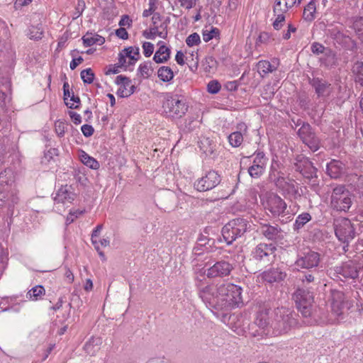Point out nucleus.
<instances>
[{"instance_id":"79ce46f5","label":"nucleus","mask_w":363,"mask_h":363,"mask_svg":"<svg viewBox=\"0 0 363 363\" xmlns=\"http://www.w3.org/2000/svg\"><path fill=\"white\" fill-rule=\"evenodd\" d=\"M296 30V28L292 26L291 23H288L286 26V30H284L281 33H274V36H276L279 39L288 40L291 38V33H294Z\"/></svg>"},{"instance_id":"a878e982","label":"nucleus","mask_w":363,"mask_h":363,"mask_svg":"<svg viewBox=\"0 0 363 363\" xmlns=\"http://www.w3.org/2000/svg\"><path fill=\"white\" fill-rule=\"evenodd\" d=\"M327 172L330 177L338 178L345 172V164L338 160H333L327 164Z\"/></svg>"},{"instance_id":"bb28decb","label":"nucleus","mask_w":363,"mask_h":363,"mask_svg":"<svg viewBox=\"0 0 363 363\" xmlns=\"http://www.w3.org/2000/svg\"><path fill=\"white\" fill-rule=\"evenodd\" d=\"M272 253V244H263L258 245L255 251L253 252V257L258 260L263 259L264 257H268Z\"/></svg>"},{"instance_id":"4c0bfd02","label":"nucleus","mask_w":363,"mask_h":363,"mask_svg":"<svg viewBox=\"0 0 363 363\" xmlns=\"http://www.w3.org/2000/svg\"><path fill=\"white\" fill-rule=\"evenodd\" d=\"M311 220V216L308 213H303L298 216L294 223V229L298 230Z\"/></svg>"},{"instance_id":"4be33fe9","label":"nucleus","mask_w":363,"mask_h":363,"mask_svg":"<svg viewBox=\"0 0 363 363\" xmlns=\"http://www.w3.org/2000/svg\"><path fill=\"white\" fill-rule=\"evenodd\" d=\"M11 82L8 79L0 82V108H4L11 101Z\"/></svg>"},{"instance_id":"72a5a7b5","label":"nucleus","mask_w":363,"mask_h":363,"mask_svg":"<svg viewBox=\"0 0 363 363\" xmlns=\"http://www.w3.org/2000/svg\"><path fill=\"white\" fill-rule=\"evenodd\" d=\"M45 290L41 285H37L31 288L27 293V298L32 301H38L45 295Z\"/></svg>"},{"instance_id":"a19ab883","label":"nucleus","mask_w":363,"mask_h":363,"mask_svg":"<svg viewBox=\"0 0 363 363\" xmlns=\"http://www.w3.org/2000/svg\"><path fill=\"white\" fill-rule=\"evenodd\" d=\"M257 71L259 74L264 77L266 74L272 72V65L269 61L262 60L257 63Z\"/></svg>"},{"instance_id":"6e6d98bb","label":"nucleus","mask_w":363,"mask_h":363,"mask_svg":"<svg viewBox=\"0 0 363 363\" xmlns=\"http://www.w3.org/2000/svg\"><path fill=\"white\" fill-rule=\"evenodd\" d=\"M259 279L263 283H268L269 284H272V271L271 269L263 272L259 276Z\"/></svg>"},{"instance_id":"ea45409f","label":"nucleus","mask_w":363,"mask_h":363,"mask_svg":"<svg viewBox=\"0 0 363 363\" xmlns=\"http://www.w3.org/2000/svg\"><path fill=\"white\" fill-rule=\"evenodd\" d=\"M355 81L363 86V62H357L353 67Z\"/></svg>"},{"instance_id":"dca6fc26","label":"nucleus","mask_w":363,"mask_h":363,"mask_svg":"<svg viewBox=\"0 0 363 363\" xmlns=\"http://www.w3.org/2000/svg\"><path fill=\"white\" fill-rule=\"evenodd\" d=\"M115 82L119 86L116 92L118 96L125 98L134 93L135 87L129 78L123 75H118L116 77Z\"/></svg>"},{"instance_id":"7ed1b4c3","label":"nucleus","mask_w":363,"mask_h":363,"mask_svg":"<svg viewBox=\"0 0 363 363\" xmlns=\"http://www.w3.org/2000/svg\"><path fill=\"white\" fill-rule=\"evenodd\" d=\"M353 307V301L340 291L331 293L330 315L328 320L330 323H340L344 320L348 311Z\"/></svg>"},{"instance_id":"680f3d73","label":"nucleus","mask_w":363,"mask_h":363,"mask_svg":"<svg viewBox=\"0 0 363 363\" xmlns=\"http://www.w3.org/2000/svg\"><path fill=\"white\" fill-rule=\"evenodd\" d=\"M118 24L121 26V28H123V26H127L128 28H129L131 26L132 20L128 15H124L121 17V19L120 20Z\"/></svg>"},{"instance_id":"6ab92c4d","label":"nucleus","mask_w":363,"mask_h":363,"mask_svg":"<svg viewBox=\"0 0 363 363\" xmlns=\"http://www.w3.org/2000/svg\"><path fill=\"white\" fill-rule=\"evenodd\" d=\"M296 169L304 177L313 179L316 177V168L307 158L302 157L295 164Z\"/></svg>"},{"instance_id":"4d7b16f0","label":"nucleus","mask_w":363,"mask_h":363,"mask_svg":"<svg viewBox=\"0 0 363 363\" xmlns=\"http://www.w3.org/2000/svg\"><path fill=\"white\" fill-rule=\"evenodd\" d=\"M143 54L146 57H149L154 52V45L150 42H145L143 44Z\"/></svg>"},{"instance_id":"ddd939ff","label":"nucleus","mask_w":363,"mask_h":363,"mask_svg":"<svg viewBox=\"0 0 363 363\" xmlns=\"http://www.w3.org/2000/svg\"><path fill=\"white\" fill-rule=\"evenodd\" d=\"M320 262V255L308 250L298 255L295 264L301 269H311L318 267Z\"/></svg>"},{"instance_id":"0eeeda50","label":"nucleus","mask_w":363,"mask_h":363,"mask_svg":"<svg viewBox=\"0 0 363 363\" xmlns=\"http://www.w3.org/2000/svg\"><path fill=\"white\" fill-rule=\"evenodd\" d=\"M275 325L274 335H278L288 333L297 323L293 313L286 308H277L275 311Z\"/></svg>"},{"instance_id":"c9c22d12","label":"nucleus","mask_w":363,"mask_h":363,"mask_svg":"<svg viewBox=\"0 0 363 363\" xmlns=\"http://www.w3.org/2000/svg\"><path fill=\"white\" fill-rule=\"evenodd\" d=\"M228 139L233 147H238L243 142V135L240 131H235L228 135Z\"/></svg>"},{"instance_id":"c756f323","label":"nucleus","mask_w":363,"mask_h":363,"mask_svg":"<svg viewBox=\"0 0 363 363\" xmlns=\"http://www.w3.org/2000/svg\"><path fill=\"white\" fill-rule=\"evenodd\" d=\"M102 344V338L100 337H91L84 345L85 352L90 354L94 355L97 350L95 347H99Z\"/></svg>"},{"instance_id":"c85d7f7f","label":"nucleus","mask_w":363,"mask_h":363,"mask_svg":"<svg viewBox=\"0 0 363 363\" xmlns=\"http://www.w3.org/2000/svg\"><path fill=\"white\" fill-rule=\"evenodd\" d=\"M84 46L89 47L94 45H101L105 43V38L96 33H87L82 37Z\"/></svg>"},{"instance_id":"58836bf2","label":"nucleus","mask_w":363,"mask_h":363,"mask_svg":"<svg viewBox=\"0 0 363 363\" xmlns=\"http://www.w3.org/2000/svg\"><path fill=\"white\" fill-rule=\"evenodd\" d=\"M138 72L143 78H148L152 72V68L150 62H145L140 65Z\"/></svg>"},{"instance_id":"b1692460","label":"nucleus","mask_w":363,"mask_h":363,"mask_svg":"<svg viewBox=\"0 0 363 363\" xmlns=\"http://www.w3.org/2000/svg\"><path fill=\"white\" fill-rule=\"evenodd\" d=\"M157 45L159 48L154 55L153 60L158 64L167 62L171 54L169 48L167 47L163 41H159Z\"/></svg>"},{"instance_id":"13d9d810","label":"nucleus","mask_w":363,"mask_h":363,"mask_svg":"<svg viewBox=\"0 0 363 363\" xmlns=\"http://www.w3.org/2000/svg\"><path fill=\"white\" fill-rule=\"evenodd\" d=\"M179 6L185 9L189 10L196 4V0H176Z\"/></svg>"},{"instance_id":"aec40b11","label":"nucleus","mask_w":363,"mask_h":363,"mask_svg":"<svg viewBox=\"0 0 363 363\" xmlns=\"http://www.w3.org/2000/svg\"><path fill=\"white\" fill-rule=\"evenodd\" d=\"M265 158L262 153H258L254 159L253 164L248 169L252 177L257 178L262 174L264 169Z\"/></svg>"},{"instance_id":"9b49d317","label":"nucleus","mask_w":363,"mask_h":363,"mask_svg":"<svg viewBox=\"0 0 363 363\" xmlns=\"http://www.w3.org/2000/svg\"><path fill=\"white\" fill-rule=\"evenodd\" d=\"M75 189L72 185H61L55 191L53 197L55 204H71L77 198Z\"/></svg>"},{"instance_id":"a211bd4d","label":"nucleus","mask_w":363,"mask_h":363,"mask_svg":"<svg viewBox=\"0 0 363 363\" xmlns=\"http://www.w3.org/2000/svg\"><path fill=\"white\" fill-rule=\"evenodd\" d=\"M140 49L138 47H128L123 49L118 56V64L122 67H127L126 58H129L128 64L134 65L139 59Z\"/></svg>"},{"instance_id":"bf43d9fd","label":"nucleus","mask_w":363,"mask_h":363,"mask_svg":"<svg viewBox=\"0 0 363 363\" xmlns=\"http://www.w3.org/2000/svg\"><path fill=\"white\" fill-rule=\"evenodd\" d=\"M81 130L85 137H90L94 133V128L91 125L84 124L81 127Z\"/></svg>"},{"instance_id":"69168bd1","label":"nucleus","mask_w":363,"mask_h":363,"mask_svg":"<svg viewBox=\"0 0 363 363\" xmlns=\"http://www.w3.org/2000/svg\"><path fill=\"white\" fill-rule=\"evenodd\" d=\"M286 274L284 272L277 269V271H274V281H279L284 279Z\"/></svg>"},{"instance_id":"de8ad7c7","label":"nucleus","mask_w":363,"mask_h":363,"mask_svg":"<svg viewBox=\"0 0 363 363\" xmlns=\"http://www.w3.org/2000/svg\"><path fill=\"white\" fill-rule=\"evenodd\" d=\"M218 35V29L211 27V30L207 29L203 31V39L205 42H208Z\"/></svg>"},{"instance_id":"2f4dec72","label":"nucleus","mask_w":363,"mask_h":363,"mask_svg":"<svg viewBox=\"0 0 363 363\" xmlns=\"http://www.w3.org/2000/svg\"><path fill=\"white\" fill-rule=\"evenodd\" d=\"M319 0H311V1L304 8L303 18L307 21H312L315 18L316 11V4Z\"/></svg>"},{"instance_id":"f8f14e48","label":"nucleus","mask_w":363,"mask_h":363,"mask_svg":"<svg viewBox=\"0 0 363 363\" xmlns=\"http://www.w3.org/2000/svg\"><path fill=\"white\" fill-rule=\"evenodd\" d=\"M298 135L303 143L313 152H315L319 149L320 141L312 131V128L308 123H303L298 130Z\"/></svg>"},{"instance_id":"09e8293b","label":"nucleus","mask_w":363,"mask_h":363,"mask_svg":"<svg viewBox=\"0 0 363 363\" xmlns=\"http://www.w3.org/2000/svg\"><path fill=\"white\" fill-rule=\"evenodd\" d=\"M221 85L217 80H211L208 83L207 91L208 93L216 94L220 91Z\"/></svg>"},{"instance_id":"6e6552de","label":"nucleus","mask_w":363,"mask_h":363,"mask_svg":"<svg viewBox=\"0 0 363 363\" xmlns=\"http://www.w3.org/2000/svg\"><path fill=\"white\" fill-rule=\"evenodd\" d=\"M296 307L298 311L305 318L311 316L313 313V293L305 289H298L294 295Z\"/></svg>"},{"instance_id":"338daca9","label":"nucleus","mask_w":363,"mask_h":363,"mask_svg":"<svg viewBox=\"0 0 363 363\" xmlns=\"http://www.w3.org/2000/svg\"><path fill=\"white\" fill-rule=\"evenodd\" d=\"M262 232L264 235L269 240L272 239V228L271 226L264 225L262 227Z\"/></svg>"},{"instance_id":"39448f33","label":"nucleus","mask_w":363,"mask_h":363,"mask_svg":"<svg viewBox=\"0 0 363 363\" xmlns=\"http://www.w3.org/2000/svg\"><path fill=\"white\" fill-rule=\"evenodd\" d=\"M16 180L14 171L8 168L0 173V197L9 206L17 203L18 199L12 189V185Z\"/></svg>"},{"instance_id":"423d86ee","label":"nucleus","mask_w":363,"mask_h":363,"mask_svg":"<svg viewBox=\"0 0 363 363\" xmlns=\"http://www.w3.org/2000/svg\"><path fill=\"white\" fill-rule=\"evenodd\" d=\"M249 222L242 218L229 221L222 228V235L228 245H230L238 238L241 237L249 228Z\"/></svg>"},{"instance_id":"9d476101","label":"nucleus","mask_w":363,"mask_h":363,"mask_svg":"<svg viewBox=\"0 0 363 363\" xmlns=\"http://www.w3.org/2000/svg\"><path fill=\"white\" fill-rule=\"evenodd\" d=\"M220 182L219 174L216 172L211 170L195 182L194 187L199 191H206L216 187Z\"/></svg>"},{"instance_id":"5fc2aeb1","label":"nucleus","mask_w":363,"mask_h":363,"mask_svg":"<svg viewBox=\"0 0 363 363\" xmlns=\"http://www.w3.org/2000/svg\"><path fill=\"white\" fill-rule=\"evenodd\" d=\"M102 225H98L95 229L93 230L91 234V242L93 245H94L96 250H99V245H98V238L99 236V233L101 230H102Z\"/></svg>"},{"instance_id":"774afa93","label":"nucleus","mask_w":363,"mask_h":363,"mask_svg":"<svg viewBox=\"0 0 363 363\" xmlns=\"http://www.w3.org/2000/svg\"><path fill=\"white\" fill-rule=\"evenodd\" d=\"M175 60L179 65H184L185 64L184 54L181 50L177 51L175 56Z\"/></svg>"},{"instance_id":"49530a36","label":"nucleus","mask_w":363,"mask_h":363,"mask_svg":"<svg viewBox=\"0 0 363 363\" xmlns=\"http://www.w3.org/2000/svg\"><path fill=\"white\" fill-rule=\"evenodd\" d=\"M186 43L189 47L199 45L201 43L200 35L197 33L189 35L186 39Z\"/></svg>"},{"instance_id":"a18cd8bd","label":"nucleus","mask_w":363,"mask_h":363,"mask_svg":"<svg viewBox=\"0 0 363 363\" xmlns=\"http://www.w3.org/2000/svg\"><path fill=\"white\" fill-rule=\"evenodd\" d=\"M81 78L86 84H91L94 79V74L90 68L84 69L81 72Z\"/></svg>"},{"instance_id":"37998d69","label":"nucleus","mask_w":363,"mask_h":363,"mask_svg":"<svg viewBox=\"0 0 363 363\" xmlns=\"http://www.w3.org/2000/svg\"><path fill=\"white\" fill-rule=\"evenodd\" d=\"M64 89V100L66 105L70 108H77V104H75L72 102H69V99L72 96V93H70L69 91V84L67 83H65L63 85Z\"/></svg>"},{"instance_id":"f704fd0d","label":"nucleus","mask_w":363,"mask_h":363,"mask_svg":"<svg viewBox=\"0 0 363 363\" xmlns=\"http://www.w3.org/2000/svg\"><path fill=\"white\" fill-rule=\"evenodd\" d=\"M296 3V0H275V6L274 12L277 10L282 13H286L289 8H291Z\"/></svg>"},{"instance_id":"2eb2a0df","label":"nucleus","mask_w":363,"mask_h":363,"mask_svg":"<svg viewBox=\"0 0 363 363\" xmlns=\"http://www.w3.org/2000/svg\"><path fill=\"white\" fill-rule=\"evenodd\" d=\"M233 267L230 263L226 261H219L209 267L206 271L208 278L223 277L228 276Z\"/></svg>"},{"instance_id":"1a4fd4ad","label":"nucleus","mask_w":363,"mask_h":363,"mask_svg":"<svg viewBox=\"0 0 363 363\" xmlns=\"http://www.w3.org/2000/svg\"><path fill=\"white\" fill-rule=\"evenodd\" d=\"M335 233L338 240L342 242H350L354 238V229L351 221L345 218L335 220Z\"/></svg>"},{"instance_id":"e433bc0d","label":"nucleus","mask_w":363,"mask_h":363,"mask_svg":"<svg viewBox=\"0 0 363 363\" xmlns=\"http://www.w3.org/2000/svg\"><path fill=\"white\" fill-rule=\"evenodd\" d=\"M27 35L31 40H38L41 39L43 35V30L42 26L38 25L36 26H32L29 27Z\"/></svg>"},{"instance_id":"c03bdc74","label":"nucleus","mask_w":363,"mask_h":363,"mask_svg":"<svg viewBox=\"0 0 363 363\" xmlns=\"http://www.w3.org/2000/svg\"><path fill=\"white\" fill-rule=\"evenodd\" d=\"M58 153L59 151L57 148H50L45 152L42 162L45 164L49 163L55 157L58 155Z\"/></svg>"},{"instance_id":"f3484780","label":"nucleus","mask_w":363,"mask_h":363,"mask_svg":"<svg viewBox=\"0 0 363 363\" xmlns=\"http://www.w3.org/2000/svg\"><path fill=\"white\" fill-rule=\"evenodd\" d=\"M336 274L346 279H354L358 277L359 270L355 263L351 260L342 263L334 268Z\"/></svg>"},{"instance_id":"e2e57ef3","label":"nucleus","mask_w":363,"mask_h":363,"mask_svg":"<svg viewBox=\"0 0 363 363\" xmlns=\"http://www.w3.org/2000/svg\"><path fill=\"white\" fill-rule=\"evenodd\" d=\"M69 116L74 124L78 125V124L81 123L82 117L79 113L71 111H69Z\"/></svg>"},{"instance_id":"3c124183","label":"nucleus","mask_w":363,"mask_h":363,"mask_svg":"<svg viewBox=\"0 0 363 363\" xmlns=\"http://www.w3.org/2000/svg\"><path fill=\"white\" fill-rule=\"evenodd\" d=\"M262 204L266 210H268L270 213H272V200L270 195L262 194L260 196Z\"/></svg>"},{"instance_id":"cd10ccee","label":"nucleus","mask_w":363,"mask_h":363,"mask_svg":"<svg viewBox=\"0 0 363 363\" xmlns=\"http://www.w3.org/2000/svg\"><path fill=\"white\" fill-rule=\"evenodd\" d=\"M78 157L84 165L92 169H98L100 167L99 162L96 159L89 155L82 150H79Z\"/></svg>"},{"instance_id":"8fccbe9b","label":"nucleus","mask_w":363,"mask_h":363,"mask_svg":"<svg viewBox=\"0 0 363 363\" xmlns=\"http://www.w3.org/2000/svg\"><path fill=\"white\" fill-rule=\"evenodd\" d=\"M67 124L62 121H57L55 123V130L59 137H63L66 132Z\"/></svg>"},{"instance_id":"4468645a","label":"nucleus","mask_w":363,"mask_h":363,"mask_svg":"<svg viewBox=\"0 0 363 363\" xmlns=\"http://www.w3.org/2000/svg\"><path fill=\"white\" fill-rule=\"evenodd\" d=\"M278 174H280L279 172ZM275 180V184L280 192L285 196H291L297 194V187L294 180L284 177V173L281 172Z\"/></svg>"},{"instance_id":"20e7f679","label":"nucleus","mask_w":363,"mask_h":363,"mask_svg":"<svg viewBox=\"0 0 363 363\" xmlns=\"http://www.w3.org/2000/svg\"><path fill=\"white\" fill-rule=\"evenodd\" d=\"M354 196L345 185L333 188L330 196V206L337 211H347L353 202Z\"/></svg>"},{"instance_id":"864d4df0","label":"nucleus","mask_w":363,"mask_h":363,"mask_svg":"<svg viewBox=\"0 0 363 363\" xmlns=\"http://www.w3.org/2000/svg\"><path fill=\"white\" fill-rule=\"evenodd\" d=\"M284 13L281 12V14L277 15L274 21V29L279 30L286 24V17Z\"/></svg>"},{"instance_id":"473e14b6","label":"nucleus","mask_w":363,"mask_h":363,"mask_svg":"<svg viewBox=\"0 0 363 363\" xmlns=\"http://www.w3.org/2000/svg\"><path fill=\"white\" fill-rule=\"evenodd\" d=\"M157 77L163 82H170L174 77L172 68L168 66H162L157 70Z\"/></svg>"},{"instance_id":"603ef678","label":"nucleus","mask_w":363,"mask_h":363,"mask_svg":"<svg viewBox=\"0 0 363 363\" xmlns=\"http://www.w3.org/2000/svg\"><path fill=\"white\" fill-rule=\"evenodd\" d=\"M157 0H149L148 9H145L143 13V17H148L152 14H155L154 12L157 9Z\"/></svg>"},{"instance_id":"052dcab7","label":"nucleus","mask_w":363,"mask_h":363,"mask_svg":"<svg viewBox=\"0 0 363 363\" xmlns=\"http://www.w3.org/2000/svg\"><path fill=\"white\" fill-rule=\"evenodd\" d=\"M325 47L318 43H313L311 45V51L313 54L319 55L324 52Z\"/></svg>"},{"instance_id":"412c9836","label":"nucleus","mask_w":363,"mask_h":363,"mask_svg":"<svg viewBox=\"0 0 363 363\" xmlns=\"http://www.w3.org/2000/svg\"><path fill=\"white\" fill-rule=\"evenodd\" d=\"M152 26L151 29L154 33L155 38L160 37L161 38H166L167 36V23L162 22L159 26L157 25V21L160 20V15L159 13H155L152 18Z\"/></svg>"},{"instance_id":"5701e85b","label":"nucleus","mask_w":363,"mask_h":363,"mask_svg":"<svg viewBox=\"0 0 363 363\" xmlns=\"http://www.w3.org/2000/svg\"><path fill=\"white\" fill-rule=\"evenodd\" d=\"M312 86L319 97H327L330 96L333 91L330 84L319 79H313Z\"/></svg>"},{"instance_id":"0e129e2a","label":"nucleus","mask_w":363,"mask_h":363,"mask_svg":"<svg viewBox=\"0 0 363 363\" xmlns=\"http://www.w3.org/2000/svg\"><path fill=\"white\" fill-rule=\"evenodd\" d=\"M116 35L121 39L126 40L128 38V33L125 28H120L116 30Z\"/></svg>"},{"instance_id":"393cba45","label":"nucleus","mask_w":363,"mask_h":363,"mask_svg":"<svg viewBox=\"0 0 363 363\" xmlns=\"http://www.w3.org/2000/svg\"><path fill=\"white\" fill-rule=\"evenodd\" d=\"M270 308H261L255 320V324L264 332L269 325L270 320Z\"/></svg>"},{"instance_id":"f257e3e1","label":"nucleus","mask_w":363,"mask_h":363,"mask_svg":"<svg viewBox=\"0 0 363 363\" xmlns=\"http://www.w3.org/2000/svg\"><path fill=\"white\" fill-rule=\"evenodd\" d=\"M199 297L211 309L228 310L242 303V288L229 282L199 285Z\"/></svg>"},{"instance_id":"7c9ffc66","label":"nucleus","mask_w":363,"mask_h":363,"mask_svg":"<svg viewBox=\"0 0 363 363\" xmlns=\"http://www.w3.org/2000/svg\"><path fill=\"white\" fill-rule=\"evenodd\" d=\"M287 205L286 202L278 196L274 195V216L275 215L284 216L286 215Z\"/></svg>"},{"instance_id":"f03ea898","label":"nucleus","mask_w":363,"mask_h":363,"mask_svg":"<svg viewBox=\"0 0 363 363\" xmlns=\"http://www.w3.org/2000/svg\"><path fill=\"white\" fill-rule=\"evenodd\" d=\"M189 106L184 96L166 93L162 102V115L170 120L183 118L188 111Z\"/></svg>"}]
</instances>
